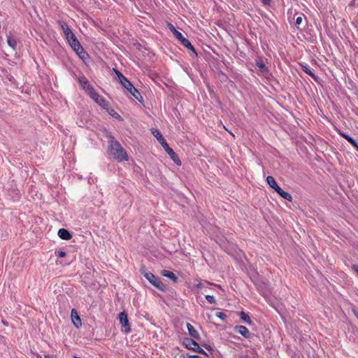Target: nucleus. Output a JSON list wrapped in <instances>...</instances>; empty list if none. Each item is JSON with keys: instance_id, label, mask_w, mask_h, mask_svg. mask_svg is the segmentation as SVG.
Returning a JSON list of instances; mask_svg holds the SVG:
<instances>
[{"instance_id": "nucleus-11", "label": "nucleus", "mask_w": 358, "mask_h": 358, "mask_svg": "<svg viewBox=\"0 0 358 358\" xmlns=\"http://www.w3.org/2000/svg\"><path fill=\"white\" fill-rule=\"evenodd\" d=\"M234 330L235 332L241 334L245 338H250L251 337V334L248 329L243 325H236L234 327Z\"/></svg>"}, {"instance_id": "nucleus-12", "label": "nucleus", "mask_w": 358, "mask_h": 358, "mask_svg": "<svg viewBox=\"0 0 358 358\" xmlns=\"http://www.w3.org/2000/svg\"><path fill=\"white\" fill-rule=\"evenodd\" d=\"M71 317L75 327L79 329L82 325L81 319L78 315V311L74 308L71 310Z\"/></svg>"}, {"instance_id": "nucleus-33", "label": "nucleus", "mask_w": 358, "mask_h": 358, "mask_svg": "<svg viewBox=\"0 0 358 358\" xmlns=\"http://www.w3.org/2000/svg\"><path fill=\"white\" fill-rule=\"evenodd\" d=\"M356 0H352L351 2L348 4V6L350 8H354L355 6Z\"/></svg>"}, {"instance_id": "nucleus-26", "label": "nucleus", "mask_w": 358, "mask_h": 358, "mask_svg": "<svg viewBox=\"0 0 358 358\" xmlns=\"http://www.w3.org/2000/svg\"><path fill=\"white\" fill-rule=\"evenodd\" d=\"M205 298L207 300V301L210 303H216V300H215V297L212 295H206Z\"/></svg>"}, {"instance_id": "nucleus-40", "label": "nucleus", "mask_w": 358, "mask_h": 358, "mask_svg": "<svg viewBox=\"0 0 358 358\" xmlns=\"http://www.w3.org/2000/svg\"><path fill=\"white\" fill-rule=\"evenodd\" d=\"M1 323H2L3 324L6 325V326H8V322H5V321H3V320H1Z\"/></svg>"}, {"instance_id": "nucleus-22", "label": "nucleus", "mask_w": 358, "mask_h": 358, "mask_svg": "<svg viewBox=\"0 0 358 358\" xmlns=\"http://www.w3.org/2000/svg\"><path fill=\"white\" fill-rule=\"evenodd\" d=\"M276 192L284 199L287 200L289 201H292V196L289 192L284 191L280 187L278 188Z\"/></svg>"}, {"instance_id": "nucleus-34", "label": "nucleus", "mask_w": 358, "mask_h": 358, "mask_svg": "<svg viewBox=\"0 0 358 358\" xmlns=\"http://www.w3.org/2000/svg\"><path fill=\"white\" fill-rule=\"evenodd\" d=\"M45 358H58L56 355H44Z\"/></svg>"}, {"instance_id": "nucleus-23", "label": "nucleus", "mask_w": 358, "mask_h": 358, "mask_svg": "<svg viewBox=\"0 0 358 358\" xmlns=\"http://www.w3.org/2000/svg\"><path fill=\"white\" fill-rule=\"evenodd\" d=\"M238 316L247 324H248V325L252 324V321L251 320L250 317L244 311H241V312L238 313Z\"/></svg>"}, {"instance_id": "nucleus-43", "label": "nucleus", "mask_w": 358, "mask_h": 358, "mask_svg": "<svg viewBox=\"0 0 358 358\" xmlns=\"http://www.w3.org/2000/svg\"><path fill=\"white\" fill-rule=\"evenodd\" d=\"M1 71H2V72H3V73L5 72V73H7V71H5V70H1Z\"/></svg>"}, {"instance_id": "nucleus-19", "label": "nucleus", "mask_w": 358, "mask_h": 358, "mask_svg": "<svg viewBox=\"0 0 358 358\" xmlns=\"http://www.w3.org/2000/svg\"><path fill=\"white\" fill-rule=\"evenodd\" d=\"M161 273L163 276L171 279L174 282H176L178 280V277L171 271L162 270Z\"/></svg>"}, {"instance_id": "nucleus-27", "label": "nucleus", "mask_w": 358, "mask_h": 358, "mask_svg": "<svg viewBox=\"0 0 358 358\" xmlns=\"http://www.w3.org/2000/svg\"><path fill=\"white\" fill-rule=\"evenodd\" d=\"M216 316L220 318V320H222V321H224L227 318V315L225 313H222V312H217L216 313Z\"/></svg>"}, {"instance_id": "nucleus-7", "label": "nucleus", "mask_w": 358, "mask_h": 358, "mask_svg": "<svg viewBox=\"0 0 358 358\" xmlns=\"http://www.w3.org/2000/svg\"><path fill=\"white\" fill-rule=\"evenodd\" d=\"M119 320L120 322L122 324V327L124 328V331L125 334H129L131 332V329L130 327V324L128 320L127 314L125 312H121L119 313Z\"/></svg>"}, {"instance_id": "nucleus-16", "label": "nucleus", "mask_w": 358, "mask_h": 358, "mask_svg": "<svg viewBox=\"0 0 358 358\" xmlns=\"http://www.w3.org/2000/svg\"><path fill=\"white\" fill-rule=\"evenodd\" d=\"M152 134L161 145H163V143H165L166 141L161 132L157 129H152Z\"/></svg>"}, {"instance_id": "nucleus-5", "label": "nucleus", "mask_w": 358, "mask_h": 358, "mask_svg": "<svg viewBox=\"0 0 358 358\" xmlns=\"http://www.w3.org/2000/svg\"><path fill=\"white\" fill-rule=\"evenodd\" d=\"M182 344L186 348L192 350L194 352L208 356V354L199 346L197 342L190 338H185Z\"/></svg>"}, {"instance_id": "nucleus-36", "label": "nucleus", "mask_w": 358, "mask_h": 358, "mask_svg": "<svg viewBox=\"0 0 358 358\" xmlns=\"http://www.w3.org/2000/svg\"><path fill=\"white\" fill-rule=\"evenodd\" d=\"M262 3L264 5H270L271 0H262Z\"/></svg>"}, {"instance_id": "nucleus-29", "label": "nucleus", "mask_w": 358, "mask_h": 358, "mask_svg": "<svg viewBox=\"0 0 358 358\" xmlns=\"http://www.w3.org/2000/svg\"><path fill=\"white\" fill-rule=\"evenodd\" d=\"M55 254L57 257H65L66 256V252H64V251H58V252H55Z\"/></svg>"}, {"instance_id": "nucleus-44", "label": "nucleus", "mask_w": 358, "mask_h": 358, "mask_svg": "<svg viewBox=\"0 0 358 358\" xmlns=\"http://www.w3.org/2000/svg\"><path fill=\"white\" fill-rule=\"evenodd\" d=\"M3 337L1 336V343L3 342Z\"/></svg>"}, {"instance_id": "nucleus-30", "label": "nucleus", "mask_w": 358, "mask_h": 358, "mask_svg": "<svg viewBox=\"0 0 358 358\" xmlns=\"http://www.w3.org/2000/svg\"><path fill=\"white\" fill-rule=\"evenodd\" d=\"M352 311L355 316L358 319V309L357 308H352Z\"/></svg>"}, {"instance_id": "nucleus-41", "label": "nucleus", "mask_w": 358, "mask_h": 358, "mask_svg": "<svg viewBox=\"0 0 358 358\" xmlns=\"http://www.w3.org/2000/svg\"><path fill=\"white\" fill-rule=\"evenodd\" d=\"M36 358H43V357L41 355L36 354Z\"/></svg>"}, {"instance_id": "nucleus-6", "label": "nucleus", "mask_w": 358, "mask_h": 358, "mask_svg": "<svg viewBox=\"0 0 358 358\" xmlns=\"http://www.w3.org/2000/svg\"><path fill=\"white\" fill-rule=\"evenodd\" d=\"M18 35L16 32L9 31L6 33V41L8 45L13 49L16 50L18 45Z\"/></svg>"}, {"instance_id": "nucleus-10", "label": "nucleus", "mask_w": 358, "mask_h": 358, "mask_svg": "<svg viewBox=\"0 0 358 358\" xmlns=\"http://www.w3.org/2000/svg\"><path fill=\"white\" fill-rule=\"evenodd\" d=\"M78 80L81 87L87 92L88 94L90 93V92H92L94 90L92 85H90L88 80L85 78V76H80L78 78Z\"/></svg>"}, {"instance_id": "nucleus-1", "label": "nucleus", "mask_w": 358, "mask_h": 358, "mask_svg": "<svg viewBox=\"0 0 358 358\" xmlns=\"http://www.w3.org/2000/svg\"><path fill=\"white\" fill-rule=\"evenodd\" d=\"M108 143V152L114 159L118 162L128 160V155L127 152L113 136H110L109 137Z\"/></svg>"}, {"instance_id": "nucleus-28", "label": "nucleus", "mask_w": 358, "mask_h": 358, "mask_svg": "<svg viewBox=\"0 0 358 358\" xmlns=\"http://www.w3.org/2000/svg\"><path fill=\"white\" fill-rule=\"evenodd\" d=\"M302 22H303L302 15L297 16L296 18L295 19V24L296 25H300L302 23Z\"/></svg>"}, {"instance_id": "nucleus-18", "label": "nucleus", "mask_w": 358, "mask_h": 358, "mask_svg": "<svg viewBox=\"0 0 358 358\" xmlns=\"http://www.w3.org/2000/svg\"><path fill=\"white\" fill-rule=\"evenodd\" d=\"M67 41L75 52L78 50L80 47H82L80 42L76 38V36L73 38H72V39H69Z\"/></svg>"}, {"instance_id": "nucleus-9", "label": "nucleus", "mask_w": 358, "mask_h": 358, "mask_svg": "<svg viewBox=\"0 0 358 358\" xmlns=\"http://www.w3.org/2000/svg\"><path fill=\"white\" fill-rule=\"evenodd\" d=\"M162 146L164 148L165 151L167 152V154L170 156V157L173 159V161L178 166L181 165V162L177 155V154L173 151L172 148L169 147L167 142L166 141L165 143H163Z\"/></svg>"}, {"instance_id": "nucleus-17", "label": "nucleus", "mask_w": 358, "mask_h": 358, "mask_svg": "<svg viewBox=\"0 0 358 358\" xmlns=\"http://www.w3.org/2000/svg\"><path fill=\"white\" fill-rule=\"evenodd\" d=\"M301 69L302 70L306 73L307 74H308L310 76H311V78L315 80L316 82H318V80H319V77L317 76H316L312 71L311 69L309 68V66L306 64L303 65V64H301Z\"/></svg>"}, {"instance_id": "nucleus-24", "label": "nucleus", "mask_w": 358, "mask_h": 358, "mask_svg": "<svg viewBox=\"0 0 358 358\" xmlns=\"http://www.w3.org/2000/svg\"><path fill=\"white\" fill-rule=\"evenodd\" d=\"M256 66L262 73H267L268 71V67L262 59L256 60Z\"/></svg>"}, {"instance_id": "nucleus-21", "label": "nucleus", "mask_w": 358, "mask_h": 358, "mask_svg": "<svg viewBox=\"0 0 358 358\" xmlns=\"http://www.w3.org/2000/svg\"><path fill=\"white\" fill-rule=\"evenodd\" d=\"M76 54L84 62L90 58L88 53L84 50L83 47H80L78 50L76 51Z\"/></svg>"}, {"instance_id": "nucleus-13", "label": "nucleus", "mask_w": 358, "mask_h": 358, "mask_svg": "<svg viewBox=\"0 0 358 358\" xmlns=\"http://www.w3.org/2000/svg\"><path fill=\"white\" fill-rule=\"evenodd\" d=\"M61 29L63 31L64 35L67 41L72 39V38L75 36V34L72 32L71 29L69 28L66 23H61Z\"/></svg>"}, {"instance_id": "nucleus-38", "label": "nucleus", "mask_w": 358, "mask_h": 358, "mask_svg": "<svg viewBox=\"0 0 358 358\" xmlns=\"http://www.w3.org/2000/svg\"><path fill=\"white\" fill-rule=\"evenodd\" d=\"M187 358H201L200 356L196 355H189Z\"/></svg>"}, {"instance_id": "nucleus-37", "label": "nucleus", "mask_w": 358, "mask_h": 358, "mask_svg": "<svg viewBox=\"0 0 358 358\" xmlns=\"http://www.w3.org/2000/svg\"><path fill=\"white\" fill-rule=\"evenodd\" d=\"M352 145L358 151V143H357L356 141L352 144Z\"/></svg>"}, {"instance_id": "nucleus-2", "label": "nucleus", "mask_w": 358, "mask_h": 358, "mask_svg": "<svg viewBox=\"0 0 358 358\" xmlns=\"http://www.w3.org/2000/svg\"><path fill=\"white\" fill-rule=\"evenodd\" d=\"M115 74L117 75L120 83L122 85L130 92V94L139 102L143 101V96L139 91L133 85V84L119 71L113 69Z\"/></svg>"}, {"instance_id": "nucleus-35", "label": "nucleus", "mask_w": 358, "mask_h": 358, "mask_svg": "<svg viewBox=\"0 0 358 358\" xmlns=\"http://www.w3.org/2000/svg\"><path fill=\"white\" fill-rule=\"evenodd\" d=\"M196 287L198 288V289H202L203 287V285L201 282H198L196 285Z\"/></svg>"}, {"instance_id": "nucleus-31", "label": "nucleus", "mask_w": 358, "mask_h": 358, "mask_svg": "<svg viewBox=\"0 0 358 358\" xmlns=\"http://www.w3.org/2000/svg\"><path fill=\"white\" fill-rule=\"evenodd\" d=\"M203 346L208 351H213V348L210 345L204 344Z\"/></svg>"}, {"instance_id": "nucleus-42", "label": "nucleus", "mask_w": 358, "mask_h": 358, "mask_svg": "<svg viewBox=\"0 0 358 358\" xmlns=\"http://www.w3.org/2000/svg\"><path fill=\"white\" fill-rule=\"evenodd\" d=\"M8 79L10 81H11V80H12V79H13V76L8 77Z\"/></svg>"}, {"instance_id": "nucleus-4", "label": "nucleus", "mask_w": 358, "mask_h": 358, "mask_svg": "<svg viewBox=\"0 0 358 358\" xmlns=\"http://www.w3.org/2000/svg\"><path fill=\"white\" fill-rule=\"evenodd\" d=\"M169 27L174 36L180 41L181 44L192 51L196 56H197V52L194 47L192 45L191 42L187 38L184 37L182 33L178 31L172 24L169 23Z\"/></svg>"}, {"instance_id": "nucleus-39", "label": "nucleus", "mask_w": 358, "mask_h": 358, "mask_svg": "<svg viewBox=\"0 0 358 358\" xmlns=\"http://www.w3.org/2000/svg\"><path fill=\"white\" fill-rule=\"evenodd\" d=\"M352 268H353V269H354V270H355V271L358 273V264H357V265L354 264V265L352 266Z\"/></svg>"}, {"instance_id": "nucleus-3", "label": "nucleus", "mask_w": 358, "mask_h": 358, "mask_svg": "<svg viewBox=\"0 0 358 358\" xmlns=\"http://www.w3.org/2000/svg\"><path fill=\"white\" fill-rule=\"evenodd\" d=\"M141 273L149 281L150 284L162 292H166V287L163 282L152 273L148 271L144 266L140 269Z\"/></svg>"}, {"instance_id": "nucleus-8", "label": "nucleus", "mask_w": 358, "mask_h": 358, "mask_svg": "<svg viewBox=\"0 0 358 358\" xmlns=\"http://www.w3.org/2000/svg\"><path fill=\"white\" fill-rule=\"evenodd\" d=\"M89 96L99 105L102 106L103 108H106L108 106L107 101L101 96L98 92H96L94 90L92 92H90Z\"/></svg>"}, {"instance_id": "nucleus-15", "label": "nucleus", "mask_w": 358, "mask_h": 358, "mask_svg": "<svg viewBox=\"0 0 358 358\" xmlns=\"http://www.w3.org/2000/svg\"><path fill=\"white\" fill-rule=\"evenodd\" d=\"M186 326L190 336L194 339L199 340L200 336L195 328L189 323H187Z\"/></svg>"}, {"instance_id": "nucleus-32", "label": "nucleus", "mask_w": 358, "mask_h": 358, "mask_svg": "<svg viewBox=\"0 0 358 358\" xmlns=\"http://www.w3.org/2000/svg\"><path fill=\"white\" fill-rule=\"evenodd\" d=\"M112 111L114 113L113 114L110 113V114L112 116H114V117H117V118H121L120 115L118 113H117L115 111H114V110H112Z\"/></svg>"}, {"instance_id": "nucleus-20", "label": "nucleus", "mask_w": 358, "mask_h": 358, "mask_svg": "<svg viewBox=\"0 0 358 358\" xmlns=\"http://www.w3.org/2000/svg\"><path fill=\"white\" fill-rule=\"evenodd\" d=\"M266 182L270 186V187L273 189L275 192L278 189V188H280L273 176H268L266 178Z\"/></svg>"}, {"instance_id": "nucleus-25", "label": "nucleus", "mask_w": 358, "mask_h": 358, "mask_svg": "<svg viewBox=\"0 0 358 358\" xmlns=\"http://www.w3.org/2000/svg\"><path fill=\"white\" fill-rule=\"evenodd\" d=\"M339 134L343 137L345 139H346L351 145L355 141L352 137L349 136L345 132L339 131Z\"/></svg>"}, {"instance_id": "nucleus-14", "label": "nucleus", "mask_w": 358, "mask_h": 358, "mask_svg": "<svg viewBox=\"0 0 358 358\" xmlns=\"http://www.w3.org/2000/svg\"><path fill=\"white\" fill-rule=\"evenodd\" d=\"M57 234L61 239L65 241L70 240L72 238V234H71V232L69 230L64 228L59 229Z\"/></svg>"}]
</instances>
